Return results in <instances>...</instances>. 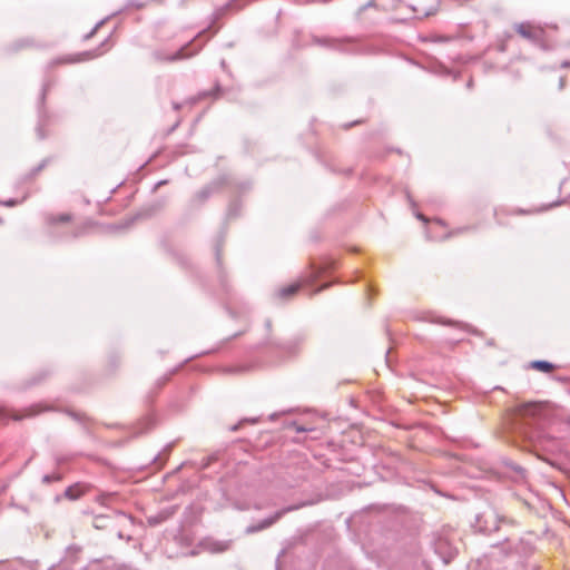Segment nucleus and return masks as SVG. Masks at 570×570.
Listing matches in <instances>:
<instances>
[{"instance_id":"44","label":"nucleus","mask_w":570,"mask_h":570,"mask_svg":"<svg viewBox=\"0 0 570 570\" xmlns=\"http://www.w3.org/2000/svg\"><path fill=\"white\" fill-rule=\"evenodd\" d=\"M243 371V368H229L228 372L230 373H235V372H240Z\"/></svg>"},{"instance_id":"24","label":"nucleus","mask_w":570,"mask_h":570,"mask_svg":"<svg viewBox=\"0 0 570 570\" xmlns=\"http://www.w3.org/2000/svg\"><path fill=\"white\" fill-rule=\"evenodd\" d=\"M105 22H106V19H102L99 22H97L96 26L91 29V31L83 36V40L87 41V40L91 39L98 32V30L104 26Z\"/></svg>"},{"instance_id":"13","label":"nucleus","mask_w":570,"mask_h":570,"mask_svg":"<svg viewBox=\"0 0 570 570\" xmlns=\"http://www.w3.org/2000/svg\"><path fill=\"white\" fill-rule=\"evenodd\" d=\"M178 510L177 505L167 507L154 515L148 517L147 521L150 525H159L170 519Z\"/></svg>"},{"instance_id":"33","label":"nucleus","mask_w":570,"mask_h":570,"mask_svg":"<svg viewBox=\"0 0 570 570\" xmlns=\"http://www.w3.org/2000/svg\"><path fill=\"white\" fill-rule=\"evenodd\" d=\"M21 202L17 200V199H9L7 202H4L3 204L8 207H13V206H17L18 204H20Z\"/></svg>"},{"instance_id":"19","label":"nucleus","mask_w":570,"mask_h":570,"mask_svg":"<svg viewBox=\"0 0 570 570\" xmlns=\"http://www.w3.org/2000/svg\"><path fill=\"white\" fill-rule=\"evenodd\" d=\"M224 242H225V237H224V235H220L215 245V256H216V262H217L218 266L222 265V252H223Z\"/></svg>"},{"instance_id":"21","label":"nucleus","mask_w":570,"mask_h":570,"mask_svg":"<svg viewBox=\"0 0 570 570\" xmlns=\"http://www.w3.org/2000/svg\"><path fill=\"white\" fill-rule=\"evenodd\" d=\"M61 480H62V474H61L60 472H53V473H51V474H45V475L42 476L41 482H42L43 484H47V485H48V484H50L51 482H59V481H61Z\"/></svg>"},{"instance_id":"43","label":"nucleus","mask_w":570,"mask_h":570,"mask_svg":"<svg viewBox=\"0 0 570 570\" xmlns=\"http://www.w3.org/2000/svg\"><path fill=\"white\" fill-rule=\"evenodd\" d=\"M441 324H445V325H458V323H454V322H441Z\"/></svg>"},{"instance_id":"7","label":"nucleus","mask_w":570,"mask_h":570,"mask_svg":"<svg viewBox=\"0 0 570 570\" xmlns=\"http://www.w3.org/2000/svg\"><path fill=\"white\" fill-rule=\"evenodd\" d=\"M230 183L228 175H220L200 188L191 198L194 207L203 206L214 194L219 193Z\"/></svg>"},{"instance_id":"10","label":"nucleus","mask_w":570,"mask_h":570,"mask_svg":"<svg viewBox=\"0 0 570 570\" xmlns=\"http://www.w3.org/2000/svg\"><path fill=\"white\" fill-rule=\"evenodd\" d=\"M541 410L542 405L537 402L521 404L515 409L517 420L520 421L521 425L530 426L532 424L531 421L539 416Z\"/></svg>"},{"instance_id":"38","label":"nucleus","mask_w":570,"mask_h":570,"mask_svg":"<svg viewBox=\"0 0 570 570\" xmlns=\"http://www.w3.org/2000/svg\"><path fill=\"white\" fill-rule=\"evenodd\" d=\"M499 50L501 52H504L507 50V43L505 42H502L500 46H499Z\"/></svg>"},{"instance_id":"17","label":"nucleus","mask_w":570,"mask_h":570,"mask_svg":"<svg viewBox=\"0 0 570 570\" xmlns=\"http://www.w3.org/2000/svg\"><path fill=\"white\" fill-rule=\"evenodd\" d=\"M530 367L537 371L549 373L556 368V365L548 361L537 360L530 363Z\"/></svg>"},{"instance_id":"27","label":"nucleus","mask_w":570,"mask_h":570,"mask_svg":"<svg viewBox=\"0 0 570 570\" xmlns=\"http://www.w3.org/2000/svg\"><path fill=\"white\" fill-rule=\"evenodd\" d=\"M65 497L70 499V500H75L79 497V493H76L75 492V488L73 487H68L65 491Z\"/></svg>"},{"instance_id":"32","label":"nucleus","mask_w":570,"mask_h":570,"mask_svg":"<svg viewBox=\"0 0 570 570\" xmlns=\"http://www.w3.org/2000/svg\"><path fill=\"white\" fill-rule=\"evenodd\" d=\"M238 1L239 0H232L229 3H228V7L232 8V9H236V10H239L243 4H238Z\"/></svg>"},{"instance_id":"39","label":"nucleus","mask_w":570,"mask_h":570,"mask_svg":"<svg viewBox=\"0 0 570 570\" xmlns=\"http://www.w3.org/2000/svg\"><path fill=\"white\" fill-rule=\"evenodd\" d=\"M165 184H167V180H160L156 184L154 189L156 190L158 187L164 186Z\"/></svg>"},{"instance_id":"41","label":"nucleus","mask_w":570,"mask_h":570,"mask_svg":"<svg viewBox=\"0 0 570 570\" xmlns=\"http://www.w3.org/2000/svg\"><path fill=\"white\" fill-rule=\"evenodd\" d=\"M173 108L175 110H179L181 108V105L179 102H173Z\"/></svg>"},{"instance_id":"34","label":"nucleus","mask_w":570,"mask_h":570,"mask_svg":"<svg viewBox=\"0 0 570 570\" xmlns=\"http://www.w3.org/2000/svg\"><path fill=\"white\" fill-rule=\"evenodd\" d=\"M330 286V284H323L322 286L317 287L314 291V294L321 293L322 291L326 289Z\"/></svg>"},{"instance_id":"18","label":"nucleus","mask_w":570,"mask_h":570,"mask_svg":"<svg viewBox=\"0 0 570 570\" xmlns=\"http://www.w3.org/2000/svg\"><path fill=\"white\" fill-rule=\"evenodd\" d=\"M232 547V541L230 540H227V541H215L210 544V551L212 552H225L227 550H229Z\"/></svg>"},{"instance_id":"5","label":"nucleus","mask_w":570,"mask_h":570,"mask_svg":"<svg viewBox=\"0 0 570 570\" xmlns=\"http://www.w3.org/2000/svg\"><path fill=\"white\" fill-rule=\"evenodd\" d=\"M490 557L504 559L513 554H520L524 552V541L517 534H508L500 542L491 546Z\"/></svg>"},{"instance_id":"47","label":"nucleus","mask_w":570,"mask_h":570,"mask_svg":"<svg viewBox=\"0 0 570 570\" xmlns=\"http://www.w3.org/2000/svg\"><path fill=\"white\" fill-rule=\"evenodd\" d=\"M407 198H409V200L411 202L412 206H414L415 204H414V202L412 200L411 195H409V194H407Z\"/></svg>"},{"instance_id":"11","label":"nucleus","mask_w":570,"mask_h":570,"mask_svg":"<svg viewBox=\"0 0 570 570\" xmlns=\"http://www.w3.org/2000/svg\"><path fill=\"white\" fill-rule=\"evenodd\" d=\"M101 55L99 49L83 51L77 55H66L60 58H57L50 62L51 67H56L63 63H78L81 61L90 60L97 58Z\"/></svg>"},{"instance_id":"3","label":"nucleus","mask_w":570,"mask_h":570,"mask_svg":"<svg viewBox=\"0 0 570 570\" xmlns=\"http://www.w3.org/2000/svg\"><path fill=\"white\" fill-rule=\"evenodd\" d=\"M505 525L514 527L515 522L505 517H500L493 509H488L476 514L472 527L475 532L490 535L494 532H499Z\"/></svg>"},{"instance_id":"30","label":"nucleus","mask_w":570,"mask_h":570,"mask_svg":"<svg viewBox=\"0 0 570 570\" xmlns=\"http://www.w3.org/2000/svg\"><path fill=\"white\" fill-rule=\"evenodd\" d=\"M513 470L518 473L520 479H524L525 478V470L522 466L514 465Z\"/></svg>"},{"instance_id":"29","label":"nucleus","mask_w":570,"mask_h":570,"mask_svg":"<svg viewBox=\"0 0 570 570\" xmlns=\"http://www.w3.org/2000/svg\"><path fill=\"white\" fill-rule=\"evenodd\" d=\"M47 376H48V372H42L41 374H39L38 376H35V377L32 379L31 384H32V385H33V384H38V383H40L42 380H45Z\"/></svg>"},{"instance_id":"40","label":"nucleus","mask_w":570,"mask_h":570,"mask_svg":"<svg viewBox=\"0 0 570 570\" xmlns=\"http://www.w3.org/2000/svg\"><path fill=\"white\" fill-rule=\"evenodd\" d=\"M561 68H570V61L564 60V61L561 63Z\"/></svg>"},{"instance_id":"22","label":"nucleus","mask_w":570,"mask_h":570,"mask_svg":"<svg viewBox=\"0 0 570 570\" xmlns=\"http://www.w3.org/2000/svg\"><path fill=\"white\" fill-rule=\"evenodd\" d=\"M65 412L77 422L86 424L88 421V417L83 413H79L72 410H66Z\"/></svg>"},{"instance_id":"45","label":"nucleus","mask_w":570,"mask_h":570,"mask_svg":"<svg viewBox=\"0 0 570 570\" xmlns=\"http://www.w3.org/2000/svg\"><path fill=\"white\" fill-rule=\"evenodd\" d=\"M446 40H448V38H445V37H438V38H435V41H446Z\"/></svg>"},{"instance_id":"31","label":"nucleus","mask_w":570,"mask_h":570,"mask_svg":"<svg viewBox=\"0 0 570 570\" xmlns=\"http://www.w3.org/2000/svg\"><path fill=\"white\" fill-rule=\"evenodd\" d=\"M46 95H47V88L43 87V89L41 91V95H40V112L42 111V107H43V104H45Z\"/></svg>"},{"instance_id":"14","label":"nucleus","mask_w":570,"mask_h":570,"mask_svg":"<svg viewBox=\"0 0 570 570\" xmlns=\"http://www.w3.org/2000/svg\"><path fill=\"white\" fill-rule=\"evenodd\" d=\"M72 220V215L69 213L61 214H49L46 216V224L51 228V233L55 234V228L59 224H67Z\"/></svg>"},{"instance_id":"4","label":"nucleus","mask_w":570,"mask_h":570,"mask_svg":"<svg viewBox=\"0 0 570 570\" xmlns=\"http://www.w3.org/2000/svg\"><path fill=\"white\" fill-rule=\"evenodd\" d=\"M272 326H273L272 320H269V318L265 320V327H266V331L268 334H267L265 341L261 344V346L264 348L273 350V351L275 350V351L279 352V354H282V355H291V354L296 353V351L303 343L304 337L302 335H297L287 341L277 340L271 334Z\"/></svg>"},{"instance_id":"26","label":"nucleus","mask_w":570,"mask_h":570,"mask_svg":"<svg viewBox=\"0 0 570 570\" xmlns=\"http://www.w3.org/2000/svg\"><path fill=\"white\" fill-rule=\"evenodd\" d=\"M105 521H106V517L105 515H102V514L101 515H96L95 519H94V523L92 524H94V527L96 529H104V528H106Z\"/></svg>"},{"instance_id":"48","label":"nucleus","mask_w":570,"mask_h":570,"mask_svg":"<svg viewBox=\"0 0 570 570\" xmlns=\"http://www.w3.org/2000/svg\"><path fill=\"white\" fill-rule=\"evenodd\" d=\"M2 223H3V220H2V218L0 217V224H2Z\"/></svg>"},{"instance_id":"46","label":"nucleus","mask_w":570,"mask_h":570,"mask_svg":"<svg viewBox=\"0 0 570 570\" xmlns=\"http://www.w3.org/2000/svg\"><path fill=\"white\" fill-rule=\"evenodd\" d=\"M109 41V38H107L104 42H101L100 47H104L105 45H107Z\"/></svg>"},{"instance_id":"15","label":"nucleus","mask_w":570,"mask_h":570,"mask_svg":"<svg viewBox=\"0 0 570 570\" xmlns=\"http://www.w3.org/2000/svg\"><path fill=\"white\" fill-rule=\"evenodd\" d=\"M166 200L160 199L141 208L139 216L151 217L165 207Z\"/></svg>"},{"instance_id":"2","label":"nucleus","mask_w":570,"mask_h":570,"mask_svg":"<svg viewBox=\"0 0 570 570\" xmlns=\"http://www.w3.org/2000/svg\"><path fill=\"white\" fill-rule=\"evenodd\" d=\"M312 42L344 55H360L364 51L361 40L353 37H313Z\"/></svg>"},{"instance_id":"25","label":"nucleus","mask_w":570,"mask_h":570,"mask_svg":"<svg viewBox=\"0 0 570 570\" xmlns=\"http://www.w3.org/2000/svg\"><path fill=\"white\" fill-rule=\"evenodd\" d=\"M47 165V160H42L37 167H35L27 176L28 179H33Z\"/></svg>"},{"instance_id":"9","label":"nucleus","mask_w":570,"mask_h":570,"mask_svg":"<svg viewBox=\"0 0 570 570\" xmlns=\"http://www.w3.org/2000/svg\"><path fill=\"white\" fill-rule=\"evenodd\" d=\"M305 503H301V504H294V505H288V507H285L278 511H276L273 515L262 520L261 522H258L257 524H250L248 525L246 529H245V533L246 534H253V533H256V532H259V531H263L265 529H268L269 527H272L273 524H275L278 520H281L286 513L288 512H292V511H295L302 507H304Z\"/></svg>"},{"instance_id":"8","label":"nucleus","mask_w":570,"mask_h":570,"mask_svg":"<svg viewBox=\"0 0 570 570\" xmlns=\"http://www.w3.org/2000/svg\"><path fill=\"white\" fill-rule=\"evenodd\" d=\"M194 42H195V39L189 41L188 43L184 45L180 49H178L176 52H174L171 55H168V53L164 52L163 50H156V51H154L153 57L158 62H175L178 60H184V59L190 58V57L195 56L200 50V47L191 50V48L194 47Z\"/></svg>"},{"instance_id":"12","label":"nucleus","mask_w":570,"mask_h":570,"mask_svg":"<svg viewBox=\"0 0 570 570\" xmlns=\"http://www.w3.org/2000/svg\"><path fill=\"white\" fill-rule=\"evenodd\" d=\"M434 548L435 552L441 556L445 563H449L456 556V549L444 538H439L434 543Z\"/></svg>"},{"instance_id":"16","label":"nucleus","mask_w":570,"mask_h":570,"mask_svg":"<svg viewBox=\"0 0 570 570\" xmlns=\"http://www.w3.org/2000/svg\"><path fill=\"white\" fill-rule=\"evenodd\" d=\"M36 47V42L31 38H22L13 41L9 45L8 51L10 52H18L22 49L32 48Z\"/></svg>"},{"instance_id":"36","label":"nucleus","mask_w":570,"mask_h":570,"mask_svg":"<svg viewBox=\"0 0 570 570\" xmlns=\"http://www.w3.org/2000/svg\"><path fill=\"white\" fill-rule=\"evenodd\" d=\"M214 460H216V458H215V456H209V458H207V459H206V462H204V464H203V465H204V466H208V465L210 464V462H212V461H214Z\"/></svg>"},{"instance_id":"42","label":"nucleus","mask_w":570,"mask_h":570,"mask_svg":"<svg viewBox=\"0 0 570 570\" xmlns=\"http://www.w3.org/2000/svg\"><path fill=\"white\" fill-rule=\"evenodd\" d=\"M416 217L423 222H426V218L421 213H417Z\"/></svg>"},{"instance_id":"20","label":"nucleus","mask_w":570,"mask_h":570,"mask_svg":"<svg viewBox=\"0 0 570 570\" xmlns=\"http://www.w3.org/2000/svg\"><path fill=\"white\" fill-rule=\"evenodd\" d=\"M259 422V417H244L239 422H237L236 424L232 425L229 428V431L232 432H237L238 430H240V428L245 424V423H250V424H256Z\"/></svg>"},{"instance_id":"6","label":"nucleus","mask_w":570,"mask_h":570,"mask_svg":"<svg viewBox=\"0 0 570 570\" xmlns=\"http://www.w3.org/2000/svg\"><path fill=\"white\" fill-rule=\"evenodd\" d=\"M309 267H311V271L306 275L302 276L301 282L289 284L287 286L279 288L276 292V296L279 299H284V301L289 299L299 291V288L302 287L303 284H312L313 282L316 281L317 277H320V275L323 272H325L328 268H333V263H331L328 266H325V267L316 266L314 263H312Z\"/></svg>"},{"instance_id":"37","label":"nucleus","mask_w":570,"mask_h":570,"mask_svg":"<svg viewBox=\"0 0 570 570\" xmlns=\"http://www.w3.org/2000/svg\"><path fill=\"white\" fill-rule=\"evenodd\" d=\"M361 122H362V120H356V121H354V122H352V124H347V125H345V126H344V128H345V129H348V128H351L352 126H354V125H358V124H361Z\"/></svg>"},{"instance_id":"35","label":"nucleus","mask_w":570,"mask_h":570,"mask_svg":"<svg viewBox=\"0 0 570 570\" xmlns=\"http://www.w3.org/2000/svg\"><path fill=\"white\" fill-rule=\"evenodd\" d=\"M566 87V78L561 77L559 79V89L562 90Z\"/></svg>"},{"instance_id":"23","label":"nucleus","mask_w":570,"mask_h":570,"mask_svg":"<svg viewBox=\"0 0 570 570\" xmlns=\"http://www.w3.org/2000/svg\"><path fill=\"white\" fill-rule=\"evenodd\" d=\"M92 224L90 222H87L82 225L76 226L71 233V236L73 238H77L79 236H82L86 233V229L90 227Z\"/></svg>"},{"instance_id":"1","label":"nucleus","mask_w":570,"mask_h":570,"mask_svg":"<svg viewBox=\"0 0 570 570\" xmlns=\"http://www.w3.org/2000/svg\"><path fill=\"white\" fill-rule=\"evenodd\" d=\"M512 28L519 37L542 51H551L556 47L540 23L527 20L513 23Z\"/></svg>"},{"instance_id":"28","label":"nucleus","mask_w":570,"mask_h":570,"mask_svg":"<svg viewBox=\"0 0 570 570\" xmlns=\"http://www.w3.org/2000/svg\"><path fill=\"white\" fill-rule=\"evenodd\" d=\"M114 498H115L114 493H108V494H104V495L98 497V501L101 504H108V502L111 501Z\"/></svg>"}]
</instances>
